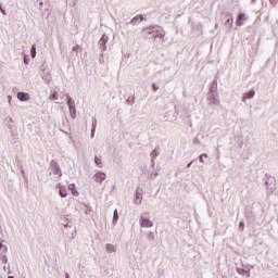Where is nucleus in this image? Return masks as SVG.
Masks as SVG:
<instances>
[{"instance_id": "42", "label": "nucleus", "mask_w": 278, "mask_h": 278, "mask_svg": "<svg viewBox=\"0 0 278 278\" xmlns=\"http://www.w3.org/2000/svg\"><path fill=\"white\" fill-rule=\"evenodd\" d=\"M5 269H7V267L4 266V267H3V270H5Z\"/></svg>"}, {"instance_id": "9", "label": "nucleus", "mask_w": 278, "mask_h": 278, "mask_svg": "<svg viewBox=\"0 0 278 278\" xmlns=\"http://www.w3.org/2000/svg\"><path fill=\"white\" fill-rule=\"evenodd\" d=\"M253 97H255V90L251 89L249 92H247L243 98H242V102L247 103V99H253Z\"/></svg>"}, {"instance_id": "27", "label": "nucleus", "mask_w": 278, "mask_h": 278, "mask_svg": "<svg viewBox=\"0 0 278 278\" xmlns=\"http://www.w3.org/2000/svg\"><path fill=\"white\" fill-rule=\"evenodd\" d=\"M1 262H2V264H8V256H7V255H3V256L1 257Z\"/></svg>"}, {"instance_id": "17", "label": "nucleus", "mask_w": 278, "mask_h": 278, "mask_svg": "<svg viewBox=\"0 0 278 278\" xmlns=\"http://www.w3.org/2000/svg\"><path fill=\"white\" fill-rule=\"evenodd\" d=\"M94 164L98 166V168H103V162L101 161V157L96 156Z\"/></svg>"}, {"instance_id": "5", "label": "nucleus", "mask_w": 278, "mask_h": 278, "mask_svg": "<svg viewBox=\"0 0 278 278\" xmlns=\"http://www.w3.org/2000/svg\"><path fill=\"white\" fill-rule=\"evenodd\" d=\"M50 168L52 174L58 175V177H62V170L60 169V165L55 161L50 162Z\"/></svg>"}, {"instance_id": "36", "label": "nucleus", "mask_w": 278, "mask_h": 278, "mask_svg": "<svg viewBox=\"0 0 278 278\" xmlns=\"http://www.w3.org/2000/svg\"><path fill=\"white\" fill-rule=\"evenodd\" d=\"M194 161H191L188 165H187V168H190V166H192Z\"/></svg>"}, {"instance_id": "18", "label": "nucleus", "mask_w": 278, "mask_h": 278, "mask_svg": "<svg viewBox=\"0 0 278 278\" xmlns=\"http://www.w3.org/2000/svg\"><path fill=\"white\" fill-rule=\"evenodd\" d=\"M210 105H220V100L212 97L210 98Z\"/></svg>"}, {"instance_id": "10", "label": "nucleus", "mask_w": 278, "mask_h": 278, "mask_svg": "<svg viewBox=\"0 0 278 278\" xmlns=\"http://www.w3.org/2000/svg\"><path fill=\"white\" fill-rule=\"evenodd\" d=\"M142 21H144V16L142 15H136L131 21V25H138L140 23H142Z\"/></svg>"}, {"instance_id": "40", "label": "nucleus", "mask_w": 278, "mask_h": 278, "mask_svg": "<svg viewBox=\"0 0 278 278\" xmlns=\"http://www.w3.org/2000/svg\"><path fill=\"white\" fill-rule=\"evenodd\" d=\"M65 277H66V278H71V276H70L68 274H65Z\"/></svg>"}, {"instance_id": "21", "label": "nucleus", "mask_w": 278, "mask_h": 278, "mask_svg": "<svg viewBox=\"0 0 278 278\" xmlns=\"http://www.w3.org/2000/svg\"><path fill=\"white\" fill-rule=\"evenodd\" d=\"M50 101H58V91H53V93L49 97Z\"/></svg>"}, {"instance_id": "3", "label": "nucleus", "mask_w": 278, "mask_h": 278, "mask_svg": "<svg viewBox=\"0 0 278 278\" xmlns=\"http://www.w3.org/2000/svg\"><path fill=\"white\" fill-rule=\"evenodd\" d=\"M63 233H65V236L67 238H70V240H73V238H75L77 231L75 230V227L65 225L63 228Z\"/></svg>"}, {"instance_id": "41", "label": "nucleus", "mask_w": 278, "mask_h": 278, "mask_svg": "<svg viewBox=\"0 0 278 278\" xmlns=\"http://www.w3.org/2000/svg\"><path fill=\"white\" fill-rule=\"evenodd\" d=\"M9 278H14V276H9Z\"/></svg>"}, {"instance_id": "15", "label": "nucleus", "mask_w": 278, "mask_h": 278, "mask_svg": "<svg viewBox=\"0 0 278 278\" xmlns=\"http://www.w3.org/2000/svg\"><path fill=\"white\" fill-rule=\"evenodd\" d=\"M68 190L72 191L73 197H79V191H77V189H75V184L68 185Z\"/></svg>"}, {"instance_id": "25", "label": "nucleus", "mask_w": 278, "mask_h": 278, "mask_svg": "<svg viewBox=\"0 0 278 278\" xmlns=\"http://www.w3.org/2000/svg\"><path fill=\"white\" fill-rule=\"evenodd\" d=\"M236 25H237L238 27H242V26L244 25V23H242V20H240V18L238 17L237 21H236Z\"/></svg>"}, {"instance_id": "32", "label": "nucleus", "mask_w": 278, "mask_h": 278, "mask_svg": "<svg viewBox=\"0 0 278 278\" xmlns=\"http://www.w3.org/2000/svg\"><path fill=\"white\" fill-rule=\"evenodd\" d=\"M0 12L5 16V10L3 9V7L0 5Z\"/></svg>"}, {"instance_id": "31", "label": "nucleus", "mask_w": 278, "mask_h": 278, "mask_svg": "<svg viewBox=\"0 0 278 278\" xmlns=\"http://www.w3.org/2000/svg\"><path fill=\"white\" fill-rule=\"evenodd\" d=\"M2 251H3V253H8V245L2 244Z\"/></svg>"}, {"instance_id": "22", "label": "nucleus", "mask_w": 278, "mask_h": 278, "mask_svg": "<svg viewBox=\"0 0 278 278\" xmlns=\"http://www.w3.org/2000/svg\"><path fill=\"white\" fill-rule=\"evenodd\" d=\"M147 236H148V240H155V233H153V231H149L148 233H147Z\"/></svg>"}, {"instance_id": "39", "label": "nucleus", "mask_w": 278, "mask_h": 278, "mask_svg": "<svg viewBox=\"0 0 278 278\" xmlns=\"http://www.w3.org/2000/svg\"><path fill=\"white\" fill-rule=\"evenodd\" d=\"M1 249H3V244L0 242V251H1Z\"/></svg>"}, {"instance_id": "28", "label": "nucleus", "mask_w": 278, "mask_h": 278, "mask_svg": "<svg viewBox=\"0 0 278 278\" xmlns=\"http://www.w3.org/2000/svg\"><path fill=\"white\" fill-rule=\"evenodd\" d=\"M152 88H153L154 92H157L160 90V86H157L155 84L152 85Z\"/></svg>"}, {"instance_id": "11", "label": "nucleus", "mask_w": 278, "mask_h": 278, "mask_svg": "<svg viewBox=\"0 0 278 278\" xmlns=\"http://www.w3.org/2000/svg\"><path fill=\"white\" fill-rule=\"evenodd\" d=\"M17 99L20 101H29L30 97L29 93L26 92H17Z\"/></svg>"}, {"instance_id": "4", "label": "nucleus", "mask_w": 278, "mask_h": 278, "mask_svg": "<svg viewBox=\"0 0 278 278\" xmlns=\"http://www.w3.org/2000/svg\"><path fill=\"white\" fill-rule=\"evenodd\" d=\"M139 225L143 229H150L151 227H153V222L147 217L140 216Z\"/></svg>"}, {"instance_id": "2", "label": "nucleus", "mask_w": 278, "mask_h": 278, "mask_svg": "<svg viewBox=\"0 0 278 278\" xmlns=\"http://www.w3.org/2000/svg\"><path fill=\"white\" fill-rule=\"evenodd\" d=\"M65 97L67 99V105L70 110V114L73 119L77 118V109L75 108V102L73 101V98H71V94L65 93Z\"/></svg>"}, {"instance_id": "19", "label": "nucleus", "mask_w": 278, "mask_h": 278, "mask_svg": "<svg viewBox=\"0 0 278 278\" xmlns=\"http://www.w3.org/2000/svg\"><path fill=\"white\" fill-rule=\"evenodd\" d=\"M113 225H116L118 223V210H115L113 212V219H112Z\"/></svg>"}, {"instance_id": "34", "label": "nucleus", "mask_w": 278, "mask_h": 278, "mask_svg": "<svg viewBox=\"0 0 278 278\" xmlns=\"http://www.w3.org/2000/svg\"><path fill=\"white\" fill-rule=\"evenodd\" d=\"M24 63H25V64H29V63L27 62V54H24Z\"/></svg>"}, {"instance_id": "7", "label": "nucleus", "mask_w": 278, "mask_h": 278, "mask_svg": "<svg viewBox=\"0 0 278 278\" xmlns=\"http://www.w3.org/2000/svg\"><path fill=\"white\" fill-rule=\"evenodd\" d=\"M109 40L110 37H108V35H102L101 39L99 40L100 51H106L108 47H105V45H108Z\"/></svg>"}, {"instance_id": "33", "label": "nucleus", "mask_w": 278, "mask_h": 278, "mask_svg": "<svg viewBox=\"0 0 278 278\" xmlns=\"http://www.w3.org/2000/svg\"><path fill=\"white\" fill-rule=\"evenodd\" d=\"M94 130H96V127L93 126V128L91 129V138H94Z\"/></svg>"}, {"instance_id": "30", "label": "nucleus", "mask_w": 278, "mask_h": 278, "mask_svg": "<svg viewBox=\"0 0 278 278\" xmlns=\"http://www.w3.org/2000/svg\"><path fill=\"white\" fill-rule=\"evenodd\" d=\"M239 229H241V231H244V222H240Z\"/></svg>"}, {"instance_id": "38", "label": "nucleus", "mask_w": 278, "mask_h": 278, "mask_svg": "<svg viewBox=\"0 0 278 278\" xmlns=\"http://www.w3.org/2000/svg\"><path fill=\"white\" fill-rule=\"evenodd\" d=\"M79 49V46H76L73 48V51H77Z\"/></svg>"}, {"instance_id": "14", "label": "nucleus", "mask_w": 278, "mask_h": 278, "mask_svg": "<svg viewBox=\"0 0 278 278\" xmlns=\"http://www.w3.org/2000/svg\"><path fill=\"white\" fill-rule=\"evenodd\" d=\"M228 20L226 21V23H225V25H226V27H227V25H228V28L229 29H231V27H233V15H231V14H228Z\"/></svg>"}, {"instance_id": "35", "label": "nucleus", "mask_w": 278, "mask_h": 278, "mask_svg": "<svg viewBox=\"0 0 278 278\" xmlns=\"http://www.w3.org/2000/svg\"><path fill=\"white\" fill-rule=\"evenodd\" d=\"M56 188H59V190H62V188H64V186H62V184H58Z\"/></svg>"}, {"instance_id": "37", "label": "nucleus", "mask_w": 278, "mask_h": 278, "mask_svg": "<svg viewBox=\"0 0 278 278\" xmlns=\"http://www.w3.org/2000/svg\"><path fill=\"white\" fill-rule=\"evenodd\" d=\"M9 103H12V96H8Z\"/></svg>"}, {"instance_id": "6", "label": "nucleus", "mask_w": 278, "mask_h": 278, "mask_svg": "<svg viewBox=\"0 0 278 278\" xmlns=\"http://www.w3.org/2000/svg\"><path fill=\"white\" fill-rule=\"evenodd\" d=\"M105 173L103 172H97L94 175H93V181H96V184H103L105 181Z\"/></svg>"}, {"instance_id": "8", "label": "nucleus", "mask_w": 278, "mask_h": 278, "mask_svg": "<svg viewBox=\"0 0 278 278\" xmlns=\"http://www.w3.org/2000/svg\"><path fill=\"white\" fill-rule=\"evenodd\" d=\"M142 190L141 189H137L136 190V198H135V205H140L142 203Z\"/></svg>"}, {"instance_id": "1", "label": "nucleus", "mask_w": 278, "mask_h": 278, "mask_svg": "<svg viewBox=\"0 0 278 278\" xmlns=\"http://www.w3.org/2000/svg\"><path fill=\"white\" fill-rule=\"evenodd\" d=\"M143 31L147 34V36H151V38H160L162 41H164V36H166V33L160 26L146 27L143 28Z\"/></svg>"}, {"instance_id": "24", "label": "nucleus", "mask_w": 278, "mask_h": 278, "mask_svg": "<svg viewBox=\"0 0 278 278\" xmlns=\"http://www.w3.org/2000/svg\"><path fill=\"white\" fill-rule=\"evenodd\" d=\"M238 18H239L240 21H247V14L240 13V14L238 15Z\"/></svg>"}, {"instance_id": "23", "label": "nucleus", "mask_w": 278, "mask_h": 278, "mask_svg": "<svg viewBox=\"0 0 278 278\" xmlns=\"http://www.w3.org/2000/svg\"><path fill=\"white\" fill-rule=\"evenodd\" d=\"M30 58H36V46H33L30 49Z\"/></svg>"}, {"instance_id": "26", "label": "nucleus", "mask_w": 278, "mask_h": 278, "mask_svg": "<svg viewBox=\"0 0 278 278\" xmlns=\"http://www.w3.org/2000/svg\"><path fill=\"white\" fill-rule=\"evenodd\" d=\"M203 157H207V154L203 153L199 156L200 162L203 164L205 161L203 160Z\"/></svg>"}, {"instance_id": "20", "label": "nucleus", "mask_w": 278, "mask_h": 278, "mask_svg": "<svg viewBox=\"0 0 278 278\" xmlns=\"http://www.w3.org/2000/svg\"><path fill=\"white\" fill-rule=\"evenodd\" d=\"M151 155H152V162H154L155 157H157V155H160V152L157 151V149H154L151 152Z\"/></svg>"}, {"instance_id": "29", "label": "nucleus", "mask_w": 278, "mask_h": 278, "mask_svg": "<svg viewBox=\"0 0 278 278\" xmlns=\"http://www.w3.org/2000/svg\"><path fill=\"white\" fill-rule=\"evenodd\" d=\"M157 177H160V173L157 172L151 175L152 179H156Z\"/></svg>"}, {"instance_id": "16", "label": "nucleus", "mask_w": 278, "mask_h": 278, "mask_svg": "<svg viewBox=\"0 0 278 278\" xmlns=\"http://www.w3.org/2000/svg\"><path fill=\"white\" fill-rule=\"evenodd\" d=\"M59 192H60V197H62L63 199H66L68 197V192L66 190V187H61Z\"/></svg>"}, {"instance_id": "12", "label": "nucleus", "mask_w": 278, "mask_h": 278, "mask_svg": "<svg viewBox=\"0 0 278 278\" xmlns=\"http://www.w3.org/2000/svg\"><path fill=\"white\" fill-rule=\"evenodd\" d=\"M237 273L239 275H242L243 277H251V270H247V269L238 267Z\"/></svg>"}, {"instance_id": "13", "label": "nucleus", "mask_w": 278, "mask_h": 278, "mask_svg": "<svg viewBox=\"0 0 278 278\" xmlns=\"http://www.w3.org/2000/svg\"><path fill=\"white\" fill-rule=\"evenodd\" d=\"M116 245L112 243H106L105 245L106 253H116Z\"/></svg>"}]
</instances>
